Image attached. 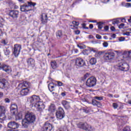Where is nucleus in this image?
<instances>
[{
	"instance_id": "obj_1",
	"label": "nucleus",
	"mask_w": 131,
	"mask_h": 131,
	"mask_svg": "<svg viewBox=\"0 0 131 131\" xmlns=\"http://www.w3.org/2000/svg\"><path fill=\"white\" fill-rule=\"evenodd\" d=\"M35 115L33 113H28L26 114L25 118L23 119L22 126L25 128H27L31 123L35 121Z\"/></svg>"
},
{
	"instance_id": "obj_2",
	"label": "nucleus",
	"mask_w": 131,
	"mask_h": 131,
	"mask_svg": "<svg viewBox=\"0 0 131 131\" xmlns=\"http://www.w3.org/2000/svg\"><path fill=\"white\" fill-rule=\"evenodd\" d=\"M28 88H29V83L27 81H25L18 84V89H22L20 91L21 96H27V95H28V93H29Z\"/></svg>"
},
{
	"instance_id": "obj_3",
	"label": "nucleus",
	"mask_w": 131,
	"mask_h": 131,
	"mask_svg": "<svg viewBox=\"0 0 131 131\" xmlns=\"http://www.w3.org/2000/svg\"><path fill=\"white\" fill-rule=\"evenodd\" d=\"M0 89L3 90L5 94H7L10 89V83L8 82L6 79H3L0 81Z\"/></svg>"
},
{
	"instance_id": "obj_4",
	"label": "nucleus",
	"mask_w": 131,
	"mask_h": 131,
	"mask_svg": "<svg viewBox=\"0 0 131 131\" xmlns=\"http://www.w3.org/2000/svg\"><path fill=\"white\" fill-rule=\"evenodd\" d=\"M77 126L78 128H81V129H83L86 131H92L93 130V127L88 124L86 122H79L77 123Z\"/></svg>"
},
{
	"instance_id": "obj_5",
	"label": "nucleus",
	"mask_w": 131,
	"mask_h": 131,
	"mask_svg": "<svg viewBox=\"0 0 131 131\" xmlns=\"http://www.w3.org/2000/svg\"><path fill=\"white\" fill-rule=\"evenodd\" d=\"M115 58V53L113 51H110L104 54L103 58L105 61L109 62V61H112Z\"/></svg>"
},
{
	"instance_id": "obj_6",
	"label": "nucleus",
	"mask_w": 131,
	"mask_h": 131,
	"mask_svg": "<svg viewBox=\"0 0 131 131\" xmlns=\"http://www.w3.org/2000/svg\"><path fill=\"white\" fill-rule=\"evenodd\" d=\"M29 100L32 107H34L37 103H39L40 102V98H39V96L37 95H32L29 98Z\"/></svg>"
},
{
	"instance_id": "obj_7",
	"label": "nucleus",
	"mask_w": 131,
	"mask_h": 131,
	"mask_svg": "<svg viewBox=\"0 0 131 131\" xmlns=\"http://www.w3.org/2000/svg\"><path fill=\"white\" fill-rule=\"evenodd\" d=\"M97 84V79L94 77H91L90 78L88 79L86 82V85L89 88H92V86H95V85Z\"/></svg>"
},
{
	"instance_id": "obj_8",
	"label": "nucleus",
	"mask_w": 131,
	"mask_h": 131,
	"mask_svg": "<svg viewBox=\"0 0 131 131\" xmlns=\"http://www.w3.org/2000/svg\"><path fill=\"white\" fill-rule=\"evenodd\" d=\"M118 69H119L121 71H128L129 66L126 63L121 62L118 65Z\"/></svg>"
},
{
	"instance_id": "obj_9",
	"label": "nucleus",
	"mask_w": 131,
	"mask_h": 131,
	"mask_svg": "<svg viewBox=\"0 0 131 131\" xmlns=\"http://www.w3.org/2000/svg\"><path fill=\"white\" fill-rule=\"evenodd\" d=\"M56 115L58 119H63L65 116V114L64 113V110H63V108L59 107L56 113Z\"/></svg>"
},
{
	"instance_id": "obj_10",
	"label": "nucleus",
	"mask_w": 131,
	"mask_h": 131,
	"mask_svg": "<svg viewBox=\"0 0 131 131\" xmlns=\"http://www.w3.org/2000/svg\"><path fill=\"white\" fill-rule=\"evenodd\" d=\"M3 69L4 71L7 73H11L12 72V68L10 66L4 63H0V70Z\"/></svg>"
},
{
	"instance_id": "obj_11",
	"label": "nucleus",
	"mask_w": 131,
	"mask_h": 131,
	"mask_svg": "<svg viewBox=\"0 0 131 131\" xmlns=\"http://www.w3.org/2000/svg\"><path fill=\"white\" fill-rule=\"evenodd\" d=\"M75 64L78 67H84L86 65L85 61L80 57L76 59Z\"/></svg>"
},
{
	"instance_id": "obj_12",
	"label": "nucleus",
	"mask_w": 131,
	"mask_h": 131,
	"mask_svg": "<svg viewBox=\"0 0 131 131\" xmlns=\"http://www.w3.org/2000/svg\"><path fill=\"white\" fill-rule=\"evenodd\" d=\"M21 49H22V47L20 45L16 44L14 45V47L13 49V54L15 57H18L19 56V54H20V52L21 51Z\"/></svg>"
},
{
	"instance_id": "obj_13",
	"label": "nucleus",
	"mask_w": 131,
	"mask_h": 131,
	"mask_svg": "<svg viewBox=\"0 0 131 131\" xmlns=\"http://www.w3.org/2000/svg\"><path fill=\"white\" fill-rule=\"evenodd\" d=\"M10 112L13 116L17 115L18 113V106L15 103H12L10 106Z\"/></svg>"
},
{
	"instance_id": "obj_14",
	"label": "nucleus",
	"mask_w": 131,
	"mask_h": 131,
	"mask_svg": "<svg viewBox=\"0 0 131 131\" xmlns=\"http://www.w3.org/2000/svg\"><path fill=\"white\" fill-rule=\"evenodd\" d=\"M35 108H36L37 111L41 113L45 110V108H46V106L44 105L43 103L40 101L39 102L37 103L36 105H35Z\"/></svg>"
},
{
	"instance_id": "obj_15",
	"label": "nucleus",
	"mask_w": 131,
	"mask_h": 131,
	"mask_svg": "<svg viewBox=\"0 0 131 131\" xmlns=\"http://www.w3.org/2000/svg\"><path fill=\"white\" fill-rule=\"evenodd\" d=\"M9 15L11 17L13 20H16L19 16V11L18 10H10Z\"/></svg>"
},
{
	"instance_id": "obj_16",
	"label": "nucleus",
	"mask_w": 131,
	"mask_h": 131,
	"mask_svg": "<svg viewBox=\"0 0 131 131\" xmlns=\"http://www.w3.org/2000/svg\"><path fill=\"white\" fill-rule=\"evenodd\" d=\"M8 127L11 129H16L19 127V124L15 121H10L8 123Z\"/></svg>"
},
{
	"instance_id": "obj_17",
	"label": "nucleus",
	"mask_w": 131,
	"mask_h": 131,
	"mask_svg": "<svg viewBox=\"0 0 131 131\" xmlns=\"http://www.w3.org/2000/svg\"><path fill=\"white\" fill-rule=\"evenodd\" d=\"M53 128H54V126L52 124L46 122L43 127V131H51Z\"/></svg>"
},
{
	"instance_id": "obj_18",
	"label": "nucleus",
	"mask_w": 131,
	"mask_h": 131,
	"mask_svg": "<svg viewBox=\"0 0 131 131\" xmlns=\"http://www.w3.org/2000/svg\"><path fill=\"white\" fill-rule=\"evenodd\" d=\"M36 3H32L31 2H28V4H25L26 7V12H29L31 11V7H35Z\"/></svg>"
},
{
	"instance_id": "obj_19",
	"label": "nucleus",
	"mask_w": 131,
	"mask_h": 131,
	"mask_svg": "<svg viewBox=\"0 0 131 131\" xmlns=\"http://www.w3.org/2000/svg\"><path fill=\"white\" fill-rule=\"evenodd\" d=\"M27 63L29 67H31L32 68H33V67L35 66V61L33 58H29L27 60Z\"/></svg>"
},
{
	"instance_id": "obj_20",
	"label": "nucleus",
	"mask_w": 131,
	"mask_h": 131,
	"mask_svg": "<svg viewBox=\"0 0 131 131\" xmlns=\"http://www.w3.org/2000/svg\"><path fill=\"white\" fill-rule=\"evenodd\" d=\"M41 21L42 24H46L48 22V15L46 13H43L41 15Z\"/></svg>"
},
{
	"instance_id": "obj_21",
	"label": "nucleus",
	"mask_w": 131,
	"mask_h": 131,
	"mask_svg": "<svg viewBox=\"0 0 131 131\" xmlns=\"http://www.w3.org/2000/svg\"><path fill=\"white\" fill-rule=\"evenodd\" d=\"M61 104L64 107L65 109H67V110L70 109V102L66 100H63L61 102Z\"/></svg>"
},
{
	"instance_id": "obj_22",
	"label": "nucleus",
	"mask_w": 131,
	"mask_h": 131,
	"mask_svg": "<svg viewBox=\"0 0 131 131\" xmlns=\"http://www.w3.org/2000/svg\"><path fill=\"white\" fill-rule=\"evenodd\" d=\"M51 67L52 69H57L58 68V64L55 61H51Z\"/></svg>"
},
{
	"instance_id": "obj_23",
	"label": "nucleus",
	"mask_w": 131,
	"mask_h": 131,
	"mask_svg": "<svg viewBox=\"0 0 131 131\" xmlns=\"http://www.w3.org/2000/svg\"><path fill=\"white\" fill-rule=\"evenodd\" d=\"M92 104L94 106H97V107H100V106H101V103L95 99L92 100Z\"/></svg>"
},
{
	"instance_id": "obj_24",
	"label": "nucleus",
	"mask_w": 131,
	"mask_h": 131,
	"mask_svg": "<svg viewBox=\"0 0 131 131\" xmlns=\"http://www.w3.org/2000/svg\"><path fill=\"white\" fill-rule=\"evenodd\" d=\"M54 85V84L53 82H51L48 84V89L49 91H50L51 92H53V91H55V90H54V89H55V86Z\"/></svg>"
},
{
	"instance_id": "obj_25",
	"label": "nucleus",
	"mask_w": 131,
	"mask_h": 131,
	"mask_svg": "<svg viewBox=\"0 0 131 131\" xmlns=\"http://www.w3.org/2000/svg\"><path fill=\"white\" fill-rule=\"evenodd\" d=\"M124 56H126V58H130L131 59V50L130 51H124L123 52Z\"/></svg>"
},
{
	"instance_id": "obj_26",
	"label": "nucleus",
	"mask_w": 131,
	"mask_h": 131,
	"mask_svg": "<svg viewBox=\"0 0 131 131\" xmlns=\"http://www.w3.org/2000/svg\"><path fill=\"white\" fill-rule=\"evenodd\" d=\"M90 63L91 65H95L96 64V63H97V59H96L95 57L92 58L90 60Z\"/></svg>"
},
{
	"instance_id": "obj_27",
	"label": "nucleus",
	"mask_w": 131,
	"mask_h": 131,
	"mask_svg": "<svg viewBox=\"0 0 131 131\" xmlns=\"http://www.w3.org/2000/svg\"><path fill=\"white\" fill-rule=\"evenodd\" d=\"M55 104H51V105L49 106V111L50 112H54L55 111Z\"/></svg>"
},
{
	"instance_id": "obj_28",
	"label": "nucleus",
	"mask_w": 131,
	"mask_h": 131,
	"mask_svg": "<svg viewBox=\"0 0 131 131\" xmlns=\"http://www.w3.org/2000/svg\"><path fill=\"white\" fill-rule=\"evenodd\" d=\"M63 34H62V31L59 30L57 32H56V36L58 38H60V37H62Z\"/></svg>"
},
{
	"instance_id": "obj_29",
	"label": "nucleus",
	"mask_w": 131,
	"mask_h": 131,
	"mask_svg": "<svg viewBox=\"0 0 131 131\" xmlns=\"http://www.w3.org/2000/svg\"><path fill=\"white\" fill-rule=\"evenodd\" d=\"M6 113H0V120H5L6 119Z\"/></svg>"
},
{
	"instance_id": "obj_30",
	"label": "nucleus",
	"mask_w": 131,
	"mask_h": 131,
	"mask_svg": "<svg viewBox=\"0 0 131 131\" xmlns=\"http://www.w3.org/2000/svg\"><path fill=\"white\" fill-rule=\"evenodd\" d=\"M88 51H89L90 53H92V52H93V53L98 52V50H96V49L91 47H88Z\"/></svg>"
},
{
	"instance_id": "obj_31",
	"label": "nucleus",
	"mask_w": 131,
	"mask_h": 131,
	"mask_svg": "<svg viewBox=\"0 0 131 131\" xmlns=\"http://www.w3.org/2000/svg\"><path fill=\"white\" fill-rule=\"evenodd\" d=\"M0 113H6V107L5 106L0 105Z\"/></svg>"
},
{
	"instance_id": "obj_32",
	"label": "nucleus",
	"mask_w": 131,
	"mask_h": 131,
	"mask_svg": "<svg viewBox=\"0 0 131 131\" xmlns=\"http://www.w3.org/2000/svg\"><path fill=\"white\" fill-rule=\"evenodd\" d=\"M103 24H104V23H103V22H102V21L97 23V25H98V29H102V28H103Z\"/></svg>"
},
{
	"instance_id": "obj_33",
	"label": "nucleus",
	"mask_w": 131,
	"mask_h": 131,
	"mask_svg": "<svg viewBox=\"0 0 131 131\" xmlns=\"http://www.w3.org/2000/svg\"><path fill=\"white\" fill-rule=\"evenodd\" d=\"M4 51V54L6 55V56H8V55H10V53H11V52H10V50L7 48L5 49Z\"/></svg>"
},
{
	"instance_id": "obj_34",
	"label": "nucleus",
	"mask_w": 131,
	"mask_h": 131,
	"mask_svg": "<svg viewBox=\"0 0 131 131\" xmlns=\"http://www.w3.org/2000/svg\"><path fill=\"white\" fill-rule=\"evenodd\" d=\"M20 11L21 12H26L25 4L20 6Z\"/></svg>"
},
{
	"instance_id": "obj_35",
	"label": "nucleus",
	"mask_w": 131,
	"mask_h": 131,
	"mask_svg": "<svg viewBox=\"0 0 131 131\" xmlns=\"http://www.w3.org/2000/svg\"><path fill=\"white\" fill-rule=\"evenodd\" d=\"M94 99L98 101H102L103 100V97L95 96L94 97Z\"/></svg>"
},
{
	"instance_id": "obj_36",
	"label": "nucleus",
	"mask_w": 131,
	"mask_h": 131,
	"mask_svg": "<svg viewBox=\"0 0 131 131\" xmlns=\"http://www.w3.org/2000/svg\"><path fill=\"white\" fill-rule=\"evenodd\" d=\"M123 131H130V128L129 127V126H126L123 129Z\"/></svg>"
},
{
	"instance_id": "obj_37",
	"label": "nucleus",
	"mask_w": 131,
	"mask_h": 131,
	"mask_svg": "<svg viewBox=\"0 0 131 131\" xmlns=\"http://www.w3.org/2000/svg\"><path fill=\"white\" fill-rule=\"evenodd\" d=\"M72 24H73L74 25H75L76 26H78L79 25V23L76 21H73Z\"/></svg>"
},
{
	"instance_id": "obj_38",
	"label": "nucleus",
	"mask_w": 131,
	"mask_h": 131,
	"mask_svg": "<svg viewBox=\"0 0 131 131\" xmlns=\"http://www.w3.org/2000/svg\"><path fill=\"white\" fill-rule=\"evenodd\" d=\"M113 107L114 108V109H117V107H118V104L116 103H113Z\"/></svg>"
},
{
	"instance_id": "obj_39",
	"label": "nucleus",
	"mask_w": 131,
	"mask_h": 131,
	"mask_svg": "<svg viewBox=\"0 0 131 131\" xmlns=\"http://www.w3.org/2000/svg\"><path fill=\"white\" fill-rule=\"evenodd\" d=\"M56 82L57 83L58 86H62V85H63V83L61 81H57Z\"/></svg>"
},
{
	"instance_id": "obj_40",
	"label": "nucleus",
	"mask_w": 131,
	"mask_h": 131,
	"mask_svg": "<svg viewBox=\"0 0 131 131\" xmlns=\"http://www.w3.org/2000/svg\"><path fill=\"white\" fill-rule=\"evenodd\" d=\"M2 43H3V45H5V46H6V45H8V41L6 40H3L2 41Z\"/></svg>"
},
{
	"instance_id": "obj_41",
	"label": "nucleus",
	"mask_w": 131,
	"mask_h": 131,
	"mask_svg": "<svg viewBox=\"0 0 131 131\" xmlns=\"http://www.w3.org/2000/svg\"><path fill=\"white\" fill-rule=\"evenodd\" d=\"M96 37L97 39H102V36L99 34H96Z\"/></svg>"
},
{
	"instance_id": "obj_42",
	"label": "nucleus",
	"mask_w": 131,
	"mask_h": 131,
	"mask_svg": "<svg viewBox=\"0 0 131 131\" xmlns=\"http://www.w3.org/2000/svg\"><path fill=\"white\" fill-rule=\"evenodd\" d=\"M119 23V21L118 20H114L113 21V24L115 25V24H118Z\"/></svg>"
},
{
	"instance_id": "obj_43",
	"label": "nucleus",
	"mask_w": 131,
	"mask_h": 131,
	"mask_svg": "<svg viewBox=\"0 0 131 131\" xmlns=\"http://www.w3.org/2000/svg\"><path fill=\"white\" fill-rule=\"evenodd\" d=\"M130 33H131V32H126V33H123V35H127V36H129Z\"/></svg>"
},
{
	"instance_id": "obj_44",
	"label": "nucleus",
	"mask_w": 131,
	"mask_h": 131,
	"mask_svg": "<svg viewBox=\"0 0 131 131\" xmlns=\"http://www.w3.org/2000/svg\"><path fill=\"white\" fill-rule=\"evenodd\" d=\"M103 46L104 48H107L108 47V43L107 42H104L103 43Z\"/></svg>"
},
{
	"instance_id": "obj_45",
	"label": "nucleus",
	"mask_w": 131,
	"mask_h": 131,
	"mask_svg": "<svg viewBox=\"0 0 131 131\" xmlns=\"http://www.w3.org/2000/svg\"><path fill=\"white\" fill-rule=\"evenodd\" d=\"M123 26H124V24H121L119 26V28L120 29H121L122 28H123Z\"/></svg>"
},
{
	"instance_id": "obj_46",
	"label": "nucleus",
	"mask_w": 131,
	"mask_h": 131,
	"mask_svg": "<svg viewBox=\"0 0 131 131\" xmlns=\"http://www.w3.org/2000/svg\"><path fill=\"white\" fill-rule=\"evenodd\" d=\"M17 117H18V119H19V120H20V119H22V114H19L17 115Z\"/></svg>"
},
{
	"instance_id": "obj_47",
	"label": "nucleus",
	"mask_w": 131,
	"mask_h": 131,
	"mask_svg": "<svg viewBox=\"0 0 131 131\" xmlns=\"http://www.w3.org/2000/svg\"><path fill=\"white\" fill-rule=\"evenodd\" d=\"M5 103H10V100L9 98H5Z\"/></svg>"
},
{
	"instance_id": "obj_48",
	"label": "nucleus",
	"mask_w": 131,
	"mask_h": 131,
	"mask_svg": "<svg viewBox=\"0 0 131 131\" xmlns=\"http://www.w3.org/2000/svg\"><path fill=\"white\" fill-rule=\"evenodd\" d=\"M104 30H105V31H108V30H109V27L108 26H105Z\"/></svg>"
},
{
	"instance_id": "obj_49",
	"label": "nucleus",
	"mask_w": 131,
	"mask_h": 131,
	"mask_svg": "<svg viewBox=\"0 0 131 131\" xmlns=\"http://www.w3.org/2000/svg\"><path fill=\"white\" fill-rule=\"evenodd\" d=\"M126 7L127 8H130L131 7V4L130 3H126Z\"/></svg>"
},
{
	"instance_id": "obj_50",
	"label": "nucleus",
	"mask_w": 131,
	"mask_h": 131,
	"mask_svg": "<svg viewBox=\"0 0 131 131\" xmlns=\"http://www.w3.org/2000/svg\"><path fill=\"white\" fill-rule=\"evenodd\" d=\"M74 32L75 34H77V35H78L80 33V31L79 30L75 31Z\"/></svg>"
},
{
	"instance_id": "obj_51",
	"label": "nucleus",
	"mask_w": 131,
	"mask_h": 131,
	"mask_svg": "<svg viewBox=\"0 0 131 131\" xmlns=\"http://www.w3.org/2000/svg\"><path fill=\"white\" fill-rule=\"evenodd\" d=\"M89 28H90V29H93V28H94V26L93 25V24L90 25Z\"/></svg>"
},
{
	"instance_id": "obj_52",
	"label": "nucleus",
	"mask_w": 131,
	"mask_h": 131,
	"mask_svg": "<svg viewBox=\"0 0 131 131\" xmlns=\"http://www.w3.org/2000/svg\"><path fill=\"white\" fill-rule=\"evenodd\" d=\"M111 30H112V31H115V28L114 27H111Z\"/></svg>"
},
{
	"instance_id": "obj_53",
	"label": "nucleus",
	"mask_w": 131,
	"mask_h": 131,
	"mask_svg": "<svg viewBox=\"0 0 131 131\" xmlns=\"http://www.w3.org/2000/svg\"><path fill=\"white\" fill-rule=\"evenodd\" d=\"M75 93L76 94H78L79 95H80V94H81V92H80L78 91V90H76L75 91Z\"/></svg>"
},
{
	"instance_id": "obj_54",
	"label": "nucleus",
	"mask_w": 131,
	"mask_h": 131,
	"mask_svg": "<svg viewBox=\"0 0 131 131\" xmlns=\"http://www.w3.org/2000/svg\"><path fill=\"white\" fill-rule=\"evenodd\" d=\"M83 112H84L85 113H89V111H88L85 109L83 110Z\"/></svg>"
},
{
	"instance_id": "obj_55",
	"label": "nucleus",
	"mask_w": 131,
	"mask_h": 131,
	"mask_svg": "<svg viewBox=\"0 0 131 131\" xmlns=\"http://www.w3.org/2000/svg\"><path fill=\"white\" fill-rule=\"evenodd\" d=\"M112 37H113V38H115V37H116V35L115 34H113L112 35Z\"/></svg>"
},
{
	"instance_id": "obj_56",
	"label": "nucleus",
	"mask_w": 131,
	"mask_h": 131,
	"mask_svg": "<svg viewBox=\"0 0 131 131\" xmlns=\"http://www.w3.org/2000/svg\"><path fill=\"white\" fill-rule=\"evenodd\" d=\"M108 97H110V98H113V95L111 94H108Z\"/></svg>"
},
{
	"instance_id": "obj_57",
	"label": "nucleus",
	"mask_w": 131,
	"mask_h": 131,
	"mask_svg": "<svg viewBox=\"0 0 131 131\" xmlns=\"http://www.w3.org/2000/svg\"><path fill=\"white\" fill-rule=\"evenodd\" d=\"M61 95L62 97H65L66 96V94H65V93H61Z\"/></svg>"
},
{
	"instance_id": "obj_58",
	"label": "nucleus",
	"mask_w": 131,
	"mask_h": 131,
	"mask_svg": "<svg viewBox=\"0 0 131 131\" xmlns=\"http://www.w3.org/2000/svg\"><path fill=\"white\" fill-rule=\"evenodd\" d=\"M103 3H108L109 2V0H102Z\"/></svg>"
},
{
	"instance_id": "obj_59",
	"label": "nucleus",
	"mask_w": 131,
	"mask_h": 131,
	"mask_svg": "<svg viewBox=\"0 0 131 131\" xmlns=\"http://www.w3.org/2000/svg\"><path fill=\"white\" fill-rule=\"evenodd\" d=\"M82 27L83 28H84V27H85V26H86V24H85V23L82 24Z\"/></svg>"
},
{
	"instance_id": "obj_60",
	"label": "nucleus",
	"mask_w": 131,
	"mask_h": 131,
	"mask_svg": "<svg viewBox=\"0 0 131 131\" xmlns=\"http://www.w3.org/2000/svg\"><path fill=\"white\" fill-rule=\"evenodd\" d=\"M77 47L78 48H79V49H83V47L82 46H81L78 45Z\"/></svg>"
},
{
	"instance_id": "obj_61",
	"label": "nucleus",
	"mask_w": 131,
	"mask_h": 131,
	"mask_svg": "<svg viewBox=\"0 0 131 131\" xmlns=\"http://www.w3.org/2000/svg\"><path fill=\"white\" fill-rule=\"evenodd\" d=\"M70 26L71 27H72V29H74V28L75 27V26H73L72 25H71Z\"/></svg>"
},
{
	"instance_id": "obj_62",
	"label": "nucleus",
	"mask_w": 131,
	"mask_h": 131,
	"mask_svg": "<svg viewBox=\"0 0 131 131\" xmlns=\"http://www.w3.org/2000/svg\"><path fill=\"white\" fill-rule=\"evenodd\" d=\"M86 51H88V50H85L83 53V54H84V55H89V54L88 53H85V52H86Z\"/></svg>"
},
{
	"instance_id": "obj_63",
	"label": "nucleus",
	"mask_w": 131,
	"mask_h": 131,
	"mask_svg": "<svg viewBox=\"0 0 131 131\" xmlns=\"http://www.w3.org/2000/svg\"><path fill=\"white\" fill-rule=\"evenodd\" d=\"M120 38H122V39H119L120 41H123V40H124V38H122V37H121Z\"/></svg>"
},
{
	"instance_id": "obj_64",
	"label": "nucleus",
	"mask_w": 131,
	"mask_h": 131,
	"mask_svg": "<svg viewBox=\"0 0 131 131\" xmlns=\"http://www.w3.org/2000/svg\"><path fill=\"white\" fill-rule=\"evenodd\" d=\"M3 97V93L0 92V98H2Z\"/></svg>"
}]
</instances>
